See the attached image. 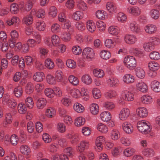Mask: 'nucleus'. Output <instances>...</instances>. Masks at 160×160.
<instances>
[{"label": "nucleus", "instance_id": "33", "mask_svg": "<svg viewBox=\"0 0 160 160\" xmlns=\"http://www.w3.org/2000/svg\"><path fill=\"white\" fill-rule=\"evenodd\" d=\"M32 14H35V15L38 18H43L45 15V13L44 10L42 9H39L36 12L35 10H32L31 11Z\"/></svg>", "mask_w": 160, "mask_h": 160}, {"label": "nucleus", "instance_id": "22", "mask_svg": "<svg viewBox=\"0 0 160 160\" xmlns=\"http://www.w3.org/2000/svg\"><path fill=\"white\" fill-rule=\"evenodd\" d=\"M96 17L98 19L102 20L108 18V15L107 12L102 10H99L96 13Z\"/></svg>", "mask_w": 160, "mask_h": 160}, {"label": "nucleus", "instance_id": "64", "mask_svg": "<svg viewBox=\"0 0 160 160\" xmlns=\"http://www.w3.org/2000/svg\"><path fill=\"white\" fill-rule=\"evenodd\" d=\"M61 37L62 39L65 42H68L70 40L71 38L70 33L67 32H62Z\"/></svg>", "mask_w": 160, "mask_h": 160}, {"label": "nucleus", "instance_id": "7", "mask_svg": "<svg viewBox=\"0 0 160 160\" xmlns=\"http://www.w3.org/2000/svg\"><path fill=\"white\" fill-rule=\"evenodd\" d=\"M130 114L129 109L126 108L121 109L118 114L119 119L122 121L126 120Z\"/></svg>", "mask_w": 160, "mask_h": 160}, {"label": "nucleus", "instance_id": "28", "mask_svg": "<svg viewBox=\"0 0 160 160\" xmlns=\"http://www.w3.org/2000/svg\"><path fill=\"white\" fill-rule=\"evenodd\" d=\"M142 102L146 104H149L152 102V97L148 95H145L142 96L141 98Z\"/></svg>", "mask_w": 160, "mask_h": 160}, {"label": "nucleus", "instance_id": "63", "mask_svg": "<svg viewBox=\"0 0 160 160\" xmlns=\"http://www.w3.org/2000/svg\"><path fill=\"white\" fill-rule=\"evenodd\" d=\"M62 104L66 106H68L71 103V98L69 97L66 96L62 98L61 100Z\"/></svg>", "mask_w": 160, "mask_h": 160}, {"label": "nucleus", "instance_id": "32", "mask_svg": "<svg viewBox=\"0 0 160 160\" xmlns=\"http://www.w3.org/2000/svg\"><path fill=\"white\" fill-rule=\"evenodd\" d=\"M73 108L76 112L78 113L83 112L84 110V107L81 104L78 102L74 104Z\"/></svg>", "mask_w": 160, "mask_h": 160}, {"label": "nucleus", "instance_id": "40", "mask_svg": "<svg viewBox=\"0 0 160 160\" xmlns=\"http://www.w3.org/2000/svg\"><path fill=\"white\" fill-rule=\"evenodd\" d=\"M12 119L11 114L9 113H7L5 116V118L3 123L4 126H6L8 124H10Z\"/></svg>", "mask_w": 160, "mask_h": 160}, {"label": "nucleus", "instance_id": "52", "mask_svg": "<svg viewBox=\"0 0 160 160\" xmlns=\"http://www.w3.org/2000/svg\"><path fill=\"white\" fill-rule=\"evenodd\" d=\"M85 119L82 117H79L75 120V124L78 127L81 126L84 124L85 122Z\"/></svg>", "mask_w": 160, "mask_h": 160}, {"label": "nucleus", "instance_id": "31", "mask_svg": "<svg viewBox=\"0 0 160 160\" xmlns=\"http://www.w3.org/2000/svg\"><path fill=\"white\" fill-rule=\"evenodd\" d=\"M110 136L112 140H117L120 138V132L116 129H112L111 131Z\"/></svg>", "mask_w": 160, "mask_h": 160}, {"label": "nucleus", "instance_id": "24", "mask_svg": "<svg viewBox=\"0 0 160 160\" xmlns=\"http://www.w3.org/2000/svg\"><path fill=\"white\" fill-rule=\"evenodd\" d=\"M82 81L85 84L89 85L92 82V79L91 76L88 74L83 75L81 78Z\"/></svg>", "mask_w": 160, "mask_h": 160}, {"label": "nucleus", "instance_id": "62", "mask_svg": "<svg viewBox=\"0 0 160 160\" xmlns=\"http://www.w3.org/2000/svg\"><path fill=\"white\" fill-rule=\"evenodd\" d=\"M13 92L16 97L18 98L20 97L23 92L22 88L20 86L16 87L14 89Z\"/></svg>", "mask_w": 160, "mask_h": 160}, {"label": "nucleus", "instance_id": "45", "mask_svg": "<svg viewBox=\"0 0 160 160\" xmlns=\"http://www.w3.org/2000/svg\"><path fill=\"white\" fill-rule=\"evenodd\" d=\"M136 150L133 148H128L123 151L124 155L126 157H130L135 153Z\"/></svg>", "mask_w": 160, "mask_h": 160}, {"label": "nucleus", "instance_id": "19", "mask_svg": "<svg viewBox=\"0 0 160 160\" xmlns=\"http://www.w3.org/2000/svg\"><path fill=\"white\" fill-rule=\"evenodd\" d=\"M44 77V74L43 72H38L34 73L32 78L33 80L36 82H41L43 80Z\"/></svg>", "mask_w": 160, "mask_h": 160}, {"label": "nucleus", "instance_id": "12", "mask_svg": "<svg viewBox=\"0 0 160 160\" xmlns=\"http://www.w3.org/2000/svg\"><path fill=\"white\" fill-rule=\"evenodd\" d=\"M105 141V138L102 136H99L97 138L95 148L99 152L102 150V143Z\"/></svg>", "mask_w": 160, "mask_h": 160}, {"label": "nucleus", "instance_id": "58", "mask_svg": "<svg viewBox=\"0 0 160 160\" xmlns=\"http://www.w3.org/2000/svg\"><path fill=\"white\" fill-rule=\"evenodd\" d=\"M77 5L78 7L82 10H85L87 8V7L86 3L82 0H78V1Z\"/></svg>", "mask_w": 160, "mask_h": 160}, {"label": "nucleus", "instance_id": "49", "mask_svg": "<svg viewBox=\"0 0 160 160\" xmlns=\"http://www.w3.org/2000/svg\"><path fill=\"white\" fill-rule=\"evenodd\" d=\"M44 93L45 95L48 98H53L55 96L54 89L53 90L51 88H46L45 90Z\"/></svg>", "mask_w": 160, "mask_h": 160}, {"label": "nucleus", "instance_id": "41", "mask_svg": "<svg viewBox=\"0 0 160 160\" xmlns=\"http://www.w3.org/2000/svg\"><path fill=\"white\" fill-rule=\"evenodd\" d=\"M117 95V92L114 90H110L104 93L106 97L108 98H112L116 97Z\"/></svg>", "mask_w": 160, "mask_h": 160}, {"label": "nucleus", "instance_id": "10", "mask_svg": "<svg viewBox=\"0 0 160 160\" xmlns=\"http://www.w3.org/2000/svg\"><path fill=\"white\" fill-rule=\"evenodd\" d=\"M2 103L3 104L8 105L10 108H13L15 107L17 105L16 101L13 99H9L8 96L5 97L4 95L2 100Z\"/></svg>", "mask_w": 160, "mask_h": 160}, {"label": "nucleus", "instance_id": "50", "mask_svg": "<svg viewBox=\"0 0 160 160\" xmlns=\"http://www.w3.org/2000/svg\"><path fill=\"white\" fill-rule=\"evenodd\" d=\"M104 44L105 47L109 49L112 48L115 46L114 42L110 39H106L104 41Z\"/></svg>", "mask_w": 160, "mask_h": 160}, {"label": "nucleus", "instance_id": "54", "mask_svg": "<svg viewBox=\"0 0 160 160\" xmlns=\"http://www.w3.org/2000/svg\"><path fill=\"white\" fill-rule=\"evenodd\" d=\"M143 47L145 51L150 52L154 48V46L150 42L144 43Z\"/></svg>", "mask_w": 160, "mask_h": 160}, {"label": "nucleus", "instance_id": "55", "mask_svg": "<svg viewBox=\"0 0 160 160\" xmlns=\"http://www.w3.org/2000/svg\"><path fill=\"white\" fill-rule=\"evenodd\" d=\"M56 111L53 108L49 107L46 110V115L48 117L52 118L55 116Z\"/></svg>", "mask_w": 160, "mask_h": 160}, {"label": "nucleus", "instance_id": "57", "mask_svg": "<svg viewBox=\"0 0 160 160\" xmlns=\"http://www.w3.org/2000/svg\"><path fill=\"white\" fill-rule=\"evenodd\" d=\"M48 83L50 85H54L56 83V79L50 74H48L46 76Z\"/></svg>", "mask_w": 160, "mask_h": 160}, {"label": "nucleus", "instance_id": "9", "mask_svg": "<svg viewBox=\"0 0 160 160\" xmlns=\"http://www.w3.org/2000/svg\"><path fill=\"white\" fill-rule=\"evenodd\" d=\"M106 82L107 83L109 86L112 88L117 87L119 83L118 79L113 77H110L107 78Z\"/></svg>", "mask_w": 160, "mask_h": 160}, {"label": "nucleus", "instance_id": "8", "mask_svg": "<svg viewBox=\"0 0 160 160\" xmlns=\"http://www.w3.org/2000/svg\"><path fill=\"white\" fill-rule=\"evenodd\" d=\"M90 146L89 142L87 140H82L77 146L78 150L80 152H83L85 150L88 149Z\"/></svg>", "mask_w": 160, "mask_h": 160}, {"label": "nucleus", "instance_id": "18", "mask_svg": "<svg viewBox=\"0 0 160 160\" xmlns=\"http://www.w3.org/2000/svg\"><path fill=\"white\" fill-rule=\"evenodd\" d=\"M67 90L69 92L71 95L74 98H78L81 96V93L80 91L77 89L72 88L68 87Z\"/></svg>", "mask_w": 160, "mask_h": 160}, {"label": "nucleus", "instance_id": "44", "mask_svg": "<svg viewBox=\"0 0 160 160\" xmlns=\"http://www.w3.org/2000/svg\"><path fill=\"white\" fill-rule=\"evenodd\" d=\"M20 150L21 153L25 155H28L30 153V148L26 145H23L21 146Z\"/></svg>", "mask_w": 160, "mask_h": 160}, {"label": "nucleus", "instance_id": "59", "mask_svg": "<svg viewBox=\"0 0 160 160\" xmlns=\"http://www.w3.org/2000/svg\"><path fill=\"white\" fill-rule=\"evenodd\" d=\"M83 13L80 11L75 12L72 15L73 18L76 20H79L83 17Z\"/></svg>", "mask_w": 160, "mask_h": 160}, {"label": "nucleus", "instance_id": "2", "mask_svg": "<svg viewBox=\"0 0 160 160\" xmlns=\"http://www.w3.org/2000/svg\"><path fill=\"white\" fill-rule=\"evenodd\" d=\"M123 63L125 65L130 69L132 70L136 66V61L135 58L130 56H127L124 58Z\"/></svg>", "mask_w": 160, "mask_h": 160}, {"label": "nucleus", "instance_id": "1", "mask_svg": "<svg viewBox=\"0 0 160 160\" xmlns=\"http://www.w3.org/2000/svg\"><path fill=\"white\" fill-rule=\"evenodd\" d=\"M137 128L140 132L145 134L149 133L152 129L150 123L145 120L138 121L137 124Z\"/></svg>", "mask_w": 160, "mask_h": 160}, {"label": "nucleus", "instance_id": "3", "mask_svg": "<svg viewBox=\"0 0 160 160\" xmlns=\"http://www.w3.org/2000/svg\"><path fill=\"white\" fill-rule=\"evenodd\" d=\"M125 42L128 45H133L137 43L138 40L136 36L133 34H126L124 37Z\"/></svg>", "mask_w": 160, "mask_h": 160}, {"label": "nucleus", "instance_id": "56", "mask_svg": "<svg viewBox=\"0 0 160 160\" xmlns=\"http://www.w3.org/2000/svg\"><path fill=\"white\" fill-rule=\"evenodd\" d=\"M26 105L29 108H32L33 107L34 102L32 98L30 97H27L25 99Z\"/></svg>", "mask_w": 160, "mask_h": 160}, {"label": "nucleus", "instance_id": "23", "mask_svg": "<svg viewBox=\"0 0 160 160\" xmlns=\"http://www.w3.org/2000/svg\"><path fill=\"white\" fill-rule=\"evenodd\" d=\"M20 19L18 17H12L11 19L7 20L6 23L9 26L14 24L15 25L18 26L20 24Z\"/></svg>", "mask_w": 160, "mask_h": 160}, {"label": "nucleus", "instance_id": "5", "mask_svg": "<svg viewBox=\"0 0 160 160\" xmlns=\"http://www.w3.org/2000/svg\"><path fill=\"white\" fill-rule=\"evenodd\" d=\"M82 56L84 59L93 58L94 56V53L93 49L89 47L84 48L82 52Z\"/></svg>", "mask_w": 160, "mask_h": 160}, {"label": "nucleus", "instance_id": "35", "mask_svg": "<svg viewBox=\"0 0 160 160\" xmlns=\"http://www.w3.org/2000/svg\"><path fill=\"white\" fill-rule=\"evenodd\" d=\"M148 67L150 70L152 71H156L159 68L158 63L155 61H151L148 64Z\"/></svg>", "mask_w": 160, "mask_h": 160}, {"label": "nucleus", "instance_id": "15", "mask_svg": "<svg viewBox=\"0 0 160 160\" xmlns=\"http://www.w3.org/2000/svg\"><path fill=\"white\" fill-rule=\"evenodd\" d=\"M122 80L124 83L127 84H131L134 82L135 78L132 75L127 74L123 76Z\"/></svg>", "mask_w": 160, "mask_h": 160}, {"label": "nucleus", "instance_id": "4", "mask_svg": "<svg viewBox=\"0 0 160 160\" xmlns=\"http://www.w3.org/2000/svg\"><path fill=\"white\" fill-rule=\"evenodd\" d=\"M129 30L135 34H138L140 32V28L138 23L135 21H132L129 22Z\"/></svg>", "mask_w": 160, "mask_h": 160}, {"label": "nucleus", "instance_id": "48", "mask_svg": "<svg viewBox=\"0 0 160 160\" xmlns=\"http://www.w3.org/2000/svg\"><path fill=\"white\" fill-rule=\"evenodd\" d=\"M124 98L126 100L128 101H132L134 100V95L131 91L126 92L124 94Z\"/></svg>", "mask_w": 160, "mask_h": 160}, {"label": "nucleus", "instance_id": "46", "mask_svg": "<svg viewBox=\"0 0 160 160\" xmlns=\"http://www.w3.org/2000/svg\"><path fill=\"white\" fill-rule=\"evenodd\" d=\"M57 131L60 133H63L65 132L66 128L65 125L62 122H59L57 126Z\"/></svg>", "mask_w": 160, "mask_h": 160}, {"label": "nucleus", "instance_id": "21", "mask_svg": "<svg viewBox=\"0 0 160 160\" xmlns=\"http://www.w3.org/2000/svg\"><path fill=\"white\" fill-rule=\"evenodd\" d=\"M106 8L108 12L111 14H114L117 12L116 7L112 2H108L106 4Z\"/></svg>", "mask_w": 160, "mask_h": 160}, {"label": "nucleus", "instance_id": "34", "mask_svg": "<svg viewBox=\"0 0 160 160\" xmlns=\"http://www.w3.org/2000/svg\"><path fill=\"white\" fill-rule=\"evenodd\" d=\"M149 15L152 19L154 20H157L160 17V12L158 10L152 9L150 11Z\"/></svg>", "mask_w": 160, "mask_h": 160}, {"label": "nucleus", "instance_id": "43", "mask_svg": "<svg viewBox=\"0 0 160 160\" xmlns=\"http://www.w3.org/2000/svg\"><path fill=\"white\" fill-rule=\"evenodd\" d=\"M46 27L45 23L43 21H40L36 23V28L39 31H44Z\"/></svg>", "mask_w": 160, "mask_h": 160}, {"label": "nucleus", "instance_id": "60", "mask_svg": "<svg viewBox=\"0 0 160 160\" xmlns=\"http://www.w3.org/2000/svg\"><path fill=\"white\" fill-rule=\"evenodd\" d=\"M142 154L147 157H152L154 154L153 150L151 148H147L144 149L142 151Z\"/></svg>", "mask_w": 160, "mask_h": 160}, {"label": "nucleus", "instance_id": "27", "mask_svg": "<svg viewBox=\"0 0 160 160\" xmlns=\"http://www.w3.org/2000/svg\"><path fill=\"white\" fill-rule=\"evenodd\" d=\"M47 101L43 98H39L37 102V106L39 109H42L44 108L46 105Z\"/></svg>", "mask_w": 160, "mask_h": 160}, {"label": "nucleus", "instance_id": "25", "mask_svg": "<svg viewBox=\"0 0 160 160\" xmlns=\"http://www.w3.org/2000/svg\"><path fill=\"white\" fill-rule=\"evenodd\" d=\"M86 27L88 30L91 32H94L96 28L95 23L91 20H88L87 22Z\"/></svg>", "mask_w": 160, "mask_h": 160}, {"label": "nucleus", "instance_id": "29", "mask_svg": "<svg viewBox=\"0 0 160 160\" xmlns=\"http://www.w3.org/2000/svg\"><path fill=\"white\" fill-rule=\"evenodd\" d=\"M97 128L99 131L103 133H106L108 131V126L101 123H99L97 125Z\"/></svg>", "mask_w": 160, "mask_h": 160}, {"label": "nucleus", "instance_id": "61", "mask_svg": "<svg viewBox=\"0 0 160 160\" xmlns=\"http://www.w3.org/2000/svg\"><path fill=\"white\" fill-rule=\"evenodd\" d=\"M46 67L48 69H52L54 67V64L53 61L49 58L47 59L45 62Z\"/></svg>", "mask_w": 160, "mask_h": 160}, {"label": "nucleus", "instance_id": "17", "mask_svg": "<svg viewBox=\"0 0 160 160\" xmlns=\"http://www.w3.org/2000/svg\"><path fill=\"white\" fill-rule=\"evenodd\" d=\"M136 87L137 90L142 92H146L148 90L147 85L145 83L142 81L139 82L137 83Z\"/></svg>", "mask_w": 160, "mask_h": 160}, {"label": "nucleus", "instance_id": "13", "mask_svg": "<svg viewBox=\"0 0 160 160\" xmlns=\"http://www.w3.org/2000/svg\"><path fill=\"white\" fill-rule=\"evenodd\" d=\"M157 28L156 26L152 24H149L144 27L145 32L149 34H152L156 33Z\"/></svg>", "mask_w": 160, "mask_h": 160}, {"label": "nucleus", "instance_id": "53", "mask_svg": "<svg viewBox=\"0 0 160 160\" xmlns=\"http://www.w3.org/2000/svg\"><path fill=\"white\" fill-rule=\"evenodd\" d=\"M68 79L69 82L74 86H76L79 83L78 79L74 75H70L68 77Z\"/></svg>", "mask_w": 160, "mask_h": 160}, {"label": "nucleus", "instance_id": "16", "mask_svg": "<svg viewBox=\"0 0 160 160\" xmlns=\"http://www.w3.org/2000/svg\"><path fill=\"white\" fill-rule=\"evenodd\" d=\"M136 113L137 115L140 118L146 117L148 114L147 109L143 107H140L136 109Z\"/></svg>", "mask_w": 160, "mask_h": 160}, {"label": "nucleus", "instance_id": "38", "mask_svg": "<svg viewBox=\"0 0 160 160\" xmlns=\"http://www.w3.org/2000/svg\"><path fill=\"white\" fill-rule=\"evenodd\" d=\"M91 112L93 115H96L99 112V107L98 105L96 103L91 104L89 107Z\"/></svg>", "mask_w": 160, "mask_h": 160}, {"label": "nucleus", "instance_id": "39", "mask_svg": "<svg viewBox=\"0 0 160 160\" xmlns=\"http://www.w3.org/2000/svg\"><path fill=\"white\" fill-rule=\"evenodd\" d=\"M108 32L110 34L116 36L118 34L119 30L117 27L111 26L109 27Z\"/></svg>", "mask_w": 160, "mask_h": 160}, {"label": "nucleus", "instance_id": "51", "mask_svg": "<svg viewBox=\"0 0 160 160\" xmlns=\"http://www.w3.org/2000/svg\"><path fill=\"white\" fill-rule=\"evenodd\" d=\"M18 112L21 114L25 113L27 110L25 105L22 102L18 104Z\"/></svg>", "mask_w": 160, "mask_h": 160}, {"label": "nucleus", "instance_id": "36", "mask_svg": "<svg viewBox=\"0 0 160 160\" xmlns=\"http://www.w3.org/2000/svg\"><path fill=\"white\" fill-rule=\"evenodd\" d=\"M135 72L136 75L138 78H143L145 76V72L143 69L141 68H137L135 70Z\"/></svg>", "mask_w": 160, "mask_h": 160}, {"label": "nucleus", "instance_id": "42", "mask_svg": "<svg viewBox=\"0 0 160 160\" xmlns=\"http://www.w3.org/2000/svg\"><path fill=\"white\" fill-rule=\"evenodd\" d=\"M93 73L95 77L100 78H102L104 74L103 71L102 70L98 68L94 69L93 71Z\"/></svg>", "mask_w": 160, "mask_h": 160}, {"label": "nucleus", "instance_id": "14", "mask_svg": "<svg viewBox=\"0 0 160 160\" xmlns=\"http://www.w3.org/2000/svg\"><path fill=\"white\" fill-rule=\"evenodd\" d=\"M10 140V142L12 145H16L17 144L18 140V137L15 134L12 135L10 138L8 136H6L5 137V143L8 144L9 143Z\"/></svg>", "mask_w": 160, "mask_h": 160}, {"label": "nucleus", "instance_id": "26", "mask_svg": "<svg viewBox=\"0 0 160 160\" xmlns=\"http://www.w3.org/2000/svg\"><path fill=\"white\" fill-rule=\"evenodd\" d=\"M116 18L118 22L121 23L126 22L127 20L126 15L122 12L118 13L116 16Z\"/></svg>", "mask_w": 160, "mask_h": 160}, {"label": "nucleus", "instance_id": "6", "mask_svg": "<svg viewBox=\"0 0 160 160\" xmlns=\"http://www.w3.org/2000/svg\"><path fill=\"white\" fill-rule=\"evenodd\" d=\"M127 12L134 16L140 15L142 12L141 8L137 6L129 7L127 9Z\"/></svg>", "mask_w": 160, "mask_h": 160}, {"label": "nucleus", "instance_id": "20", "mask_svg": "<svg viewBox=\"0 0 160 160\" xmlns=\"http://www.w3.org/2000/svg\"><path fill=\"white\" fill-rule=\"evenodd\" d=\"M100 117L102 121L106 122H108L111 119L110 113L108 111H105L101 113Z\"/></svg>", "mask_w": 160, "mask_h": 160}, {"label": "nucleus", "instance_id": "47", "mask_svg": "<svg viewBox=\"0 0 160 160\" xmlns=\"http://www.w3.org/2000/svg\"><path fill=\"white\" fill-rule=\"evenodd\" d=\"M81 96L84 97L83 99L85 101H87L89 98V92L87 89H85L84 88H82L81 90Z\"/></svg>", "mask_w": 160, "mask_h": 160}, {"label": "nucleus", "instance_id": "11", "mask_svg": "<svg viewBox=\"0 0 160 160\" xmlns=\"http://www.w3.org/2000/svg\"><path fill=\"white\" fill-rule=\"evenodd\" d=\"M122 128L126 133L128 134L132 133L133 131L132 125L128 122H124L122 125Z\"/></svg>", "mask_w": 160, "mask_h": 160}, {"label": "nucleus", "instance_id": "37", "mask_svg": "<svg viewBox=\"0 0 160 160\" xmlns=\"http://www.w3.org/2000/svg\"><path fill=\"white\" fill-rule=\"evenodd\" d=\"M100 56L101 58L107 60L111 57V54L110 52L107 50H102L100 53Z\"/></svg>", "mask_w": 160, "mask_h": 160}, {"label": "nucleus", "instance_id": "30", "mask_svg": "<svg viewBox=\"0 0 160 160\" xmlns=\"http://www.w3.org/2000/svg\"><path fill=\"white\" fill-rule=\"evenodd\" d=\"M151 87L153 90L155 92H160V82L156 80H154L151 83Z\"/></svg>", "mask_w": 160, "mask_h": 160}]
</instances>
